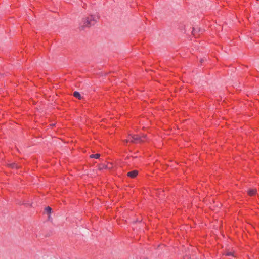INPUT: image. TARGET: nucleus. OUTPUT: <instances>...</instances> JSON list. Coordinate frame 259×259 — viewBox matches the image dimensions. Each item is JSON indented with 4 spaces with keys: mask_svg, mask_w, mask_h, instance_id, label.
Listing matches in <instances>:
<instances>
[{
    "mask_svg": "<svg viewBox=\"0 0 259 259\" xmlns=\"http://www.w3.org/2000/svg\"><path fill=\"white\" fill-rule=\"evenodd\" d=\"M204 60H206V59H201L200 62L202 64L204 61Z\"/></svg>",
    "mask_w": 259,
    "mask_h": 259,
    "instance_id": "obj_11",
    "label": "nucleus"
},
{
    "mask_svg": "<svg viewBox=\"0 0 259 259\" xmlns=\"http://www.w3.org/2000/svg\"><path fill=\"white\" fill-rule=\"evenodd\" d=\"M145 137H140L137 135H129L126 140H124V142L128 143H139L144 142Z\"/></svg>",
    "mask_w": 259,
    "mask_h": 259,
    "instance_id": "obj_2",
    "label": "nucleus"
},
{
    "mask_svg": "<svg viewBox=\"0 0 259 259\" xmlns=\"http://www.w3.org/2000/svg\"><path fill=\"white\" fill-rule=\"evenodd\" d=\"M8 165L9 167H10L12 168L18 169L20 167V166L19 165H18V164L15 163L8 164Z\"/></svg>",
    "mask_w": 259,
    "mask_h": 259,
    "instance_id": "obj_4",
    "label": "nucleus"
},
{
    "mask_svg": "<svg viewBox=\"0 0 259 259\" xmlns=\"http://www.w3.org/2000/svg\"><path fill=\"white\" fill-rule=\"evenodd\" d=\"M227 256H233V253L232 252H228L226 254Z\"/></svg>",
    "mask_w": 259,
    "mask_h": 259,
    "instance_id": "obj_10",
    "label": "nucleus"
},
{
    "mask_svg": "<svg viewBox=\"0 0 259 259\" xmlns=\"http://www.w3.org/2000/svg\"><path fill=\"white\" fill-rule=\"evenodd\" d=\"M138 174V171L136 170H134L131 171H130L127 173V175L128 177L131 178H135Z\"/></svg>",
    "mask_w": 259,
    "mask_h": 259,
    "instance_id": "obj_3",
    "label": "nucleus"
},
{
    "mask_svg": "<svg viewBox=\"0 0 259 259\" xmlns=\"http://www.w3.org/2000/svg\"><path fill=\"white\" fill-rule=\"evenodd\" d=\"M97 17L95 15H90L82 19L81 27L82 28L89 27L95 24Z\"/></svg>",
    "mask_w": 259,
    "mask_h": 259,
    "instance_id": "obj_1",
    "label": "nucleus"
},
{
    "mask_svg": "<svg viewBox=\"0 0 259 259\" xmlns=\"http://www.w3.org/2000/svg\"><path fill=\"white\" fill-rule=\"evenodd\" d=\"M100 157V154H98V153H97L95 154H92L90 155V157L91 158L98 159Z\"/></svg>",
    "mask_w": 259,
    "mask_h": 259,
    "instance_id": "obj_7",
    "label": "nucleus"
},
{
    "mask_svg": "<svg viewBox=\"0 0 259 259\" xmlns=\"http://www.w3.org/2000/svg\"><path fill=\"white\" fill-rule=\"evenodd\" d=\"M73 96L75 98L79 99H80V98H81V95H80V93L76 91H75L73 93Z\"/></svg>",
    "mask_w": 259,
    "mask_h": 259,
    "instance_id": "obj_6",
    "label": "nucleus"
},
{
    "mask_svg": "<svg viewBox=\"0 0 259 259\" xmlns=\"http://www.w3.org/2000/svg\"><path fill=\"white\" fill-rule=\"evenodd\" d=\"M51 210H52L51 208L50 207H49V206H48L47 207H46V208H45V211H46V212L48 214H49V217H50V215L51 212Z\"/></svg>",
    "mask_w": 259,
    "mask_h": 259,
    "instance_id": "obj_8",
    "label": "nucleus"
},
{
    "mask_svg": "<svg viewBox=\"0 0 259 259\" xmlns=\"http://www.w3.org/2000/svg\"><path fill=\"white\" fill-rule=\"evenodd\" d=\"M256 189H250L248 191V194L250 196H252L256 194Z\"/></svg>",
    "mask_w": 259,
    "mask_h": 259,
    "instance_id": "obj_5",
    "label": "nucleus"
},
{
    "mask_svg": "<svg viewBox=\"0 0 259 259\" xmlns=\"http://www.w3.org/2000/svg\"><path fill=\"white\" fill-rule=\"evenodd\" d=\"M199 31L201 32V33L202 32V30H200V29H199Z\"/></svg>",
    "mask_w": 259,
    "mask_h": 259,
    "instance_id": "obj_12",
    "label": "nucleus"
},
{
    "mask_svg": "<svg viewBox=\"0 0 259 259\" xmlns=\"http://www.w3.org/2000/svg\"><path fill=\"white\" fill-rule=\"evenodd\" d=\"M192 34L195 36V37H196L197 36V35H196V30L195 28H193V30H192Z\"/></svg>",
    "mask_w": 259,
    "mask_h": 259,
    "instance_id": "obj_9",
    "label": "nucleus"
}]
</instances>
